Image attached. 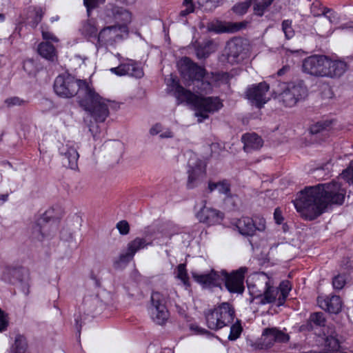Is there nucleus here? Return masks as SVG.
I'll return each instance as SVG.
<instances>
[{
	"label": "nucleus",
	"mask_w": 353,
	"mask_h": 353,
	"mask_svg": "<svg viewBox=\"0 0 353 353\" xmlns=\"http://www.w3.org/2000/svg\"><path fill=\"white\" fill-rule=\"evenodd\" d=\"M302 66L303 72L308 74L329 78L340 77L347 69V65L344 61L317 54L305 58Z\"/></svg>",
	"instance_id": "39448f33"
},
{
	"label": "nucleus",
	"mask_w": 353,
	"mask_h": 353,
	"mask_svg": "<svg viewBox=\"0 0 353 353\" xmlns=\"http://www.w3.org/2000/svg\"><path fill=\"white\" fill-rule=\"evenodd\" d=\"M341 29H345V28H352L353 29V22H350L348 24H346V25H343L341 27Z\"/></svg>",
	"instance_id": "680f3d73"
},
{
	"label": "nucleus",
	"mask_w": 353,
	"mask_h": 353,
	"mask_svg": "<svg viewBox=\"0 0 353 353\" xmlns=\"http://www.w3.org/2000/svg\"><path fill=\"white\" fill-rule=\"evenodd\" d=\"M247 268L242 267L236 271L228 274L223 272L220 275L212 270L209 274H199L192 272L193 279L204 287L216 286L221 284V281L224 280L227 289L232 293H242L244 290V277Z\"/></svg>",
	"instance_id": "423d86ee"
},
{
	"label": "nucleus",
	"mask_w": 353,
	"mask_h": 353,
	"mask_svg": "<svg viewBox=\"0 0 353 353\" xmlns=\"http://www.w3.org/2000/svg\"><path fill=\"white\" fill-rule=\"evenodd\" d=\"M289 69V67L288 66H285L283 67V68L280 69L279 71H278V75L279 76H281L283 74H285V72Z\"/></svg>",
	"instance_id": "bf43d9fd"
},
{
	"label": "nucleus",
	"mask_w": 353,
	"mask_h": 353,
	"mask_svg": "<svg viewBox=\"0 0 353 353\" xmlns=\"http://www.w3.org/2000/svg\"><path fill=\"white\" fill-rule=\"evenodd\" d=\"M7 108H12L14 106H23L27 103V101L18 97H12L8 98L4 101Z\"/></svg>",
	"instance_id": "f704fd0d"
},
{
	"label": "nucleus",
	"mask_w": 353,
	"mask_h": 353,
	"mask_svg": "<svg viewBox=\"0 0 353 353\" xmlns=\"http://www.w3.org/2000/svg\"><path fill=\"white\" fill-rule=\"evenodd\" d=\"M5 20V15L2 13H0V23H2Z\"/></svg>",
	"instance_id": "0e129e2a"
},
{
	"label": "nucleus",
	"mask_w": 353,
	"mask_h": 353,
	"mask_svg": "<svg viewBox=\"0 0 353 353\" xmlns=\"http://www.w3.org/2000/svg\"><path fill=\"white\" fill-rule=\"evenodd\" d=\"M262 346L264 348L272 347L276 342H288L289 336L287 334L276 327L265 328L261 336Z\"/></svg>",
	"instance_id": "a211bd4d"
},
{
	"label": "nucleus",
	"mask_w": 353,
	"mask_h": 353,
	"mask_svg": "<svg viewBox=\"0 0 353 353\" xmlns=\"http://www.w3.org/2000/svg\"><path fill=\"white\" fill-rule=\"evenodd\" d=\"M291 20H284L282 22V30L285 34L286 39H290L294 35V31L292 28Z\"/></svg>",
	"instance_id": "c9c22d12"
},
{
	"label": "nucleus",
	"mask_w": 353,
	"mask_h": 353,
	"mask_svg": "<svg viewBox=\"0 0 353 353\" xmlns=\"http://www.w3.org/2000/svg\"><path fill=\"white\" fill-rule=\"evenodd\" d=\"M110 70L118 76H123L128 74L130 72V65L129 63H121L118 67L110 68Z\"/></svg>",
	"instance_id": "e433bc0d"
},
{
	"label": "nucleus",
	"mask_w": 353,
	"mask_h": 353,
	"mask_svg": "<svg viewBox=\"0 0 353 353\" xmlns=\"http://www.w3.org/2000/svg\"><path fill=\"white\" fill-rule=\"evenodd\" d=\"M243 328L239 320H236L230 327V332L228 335V339L230 341L236 340L241 335Z\"/></svg>",
	"instance_id": "2f4dec72"
},
{
	"label": "nucleus",
	"mask_w": 353,
	"mask_h": 353,
	"mask_svg": "<svg viewBox=\"0 0 353 353\" xmlns=\"http://www.w3.org/2000/svg\"><path fill=\"white\" fill-rule=\"evenodd\" d=\"M273 275L259 272L253 274L247 280L250 302L259 305L276 303L278 306L283 305L291 290V284L288 281H282L279 288L274 286Z\"/></svg>",
	"instance_id": "20e7f679"
},
{
	"label": "nucleus",
	"mask_w": 353,
	"mask_h": 353,
	"mask_svg": "<svg viewBox=\"0 0 353 353\" xmlns=\"http://www.w3.org/2000/svg\"><path fill=\"white\" fill-rule=\"evenodd\" d=\"M346 276L345 274H338L335 276L332 279L333 288L336 290H341L346 283Z\"/></svg>",
	"instance_id": "4c0bfd02"
},
{
	"label": "nucleus",
	"mask_w": 353,
	"mask_h": 353,
	"mask_svg": "<svg viewBox=\"0 0 353 353\" xmlns=\"http://www.w3.org/2000/svg\"><path fill=\"white\" fill-rule=\"evenodd\" d=\"M148 312L152 321L157 325L165 324L169 319V312L165 305V299L163 294L153 292L151 295V304Z\"/></svg>",
	"instance_id": "1a4fd4ad"
},
{
	"label": "nucleus",
	"mask_w": 353,
	"mask_h": 353,
	"mask_svg": "<svg viewBox=\"0 0 353 353\" xmlns=\"http://www.w3.org/2000/svg\"><path fill=\"white\" fill-rule=\"evenodd\" d=\"M121 10L115 6H111L110 8H106L105 10V13L108 17H113L115 19H119V15L121 14Z\"/></svg>",
	"instance_id": "79ce46f5"
},
{
	"label": "nucleus",
	"mask_w": 353,
	"mask_h": 353,
	"mask_svg": "<svg viewBox=\"0 0 353 353\" xmlns=\"http://www.w3.org/2000/svg\"><path fill=\"white\" fill-rule=\"evenodd\" d=\"M57 231L55 223L51 222L46 216L39 217L32 225L31 237L33 239L42 241L50 237Z\"/></svg>",
	"instance_id": "4468645a"
},
{
	"label": "nucleus",
	"mask_w": 353,
	"mask_h": 353,
	"mask_svg": "<svg viewBox=\"0 0 353 353\" xmlns=\"http://www.w3.org/2000/svg\"><path fill=\"white\" fill-rule=\"evenodd\" d=\"M175 278L181 281L186 288L190 287V278L185 263L178 265L174 270Z\"/></svg>",
	"instance_id": "cd10ccee"
},
{
	"label": "nucleus",
	"mask_w": 353,
	"mask_h": 353,
	"mask_svg": "<svg viewBox=\"0 0 353 353\" xmlns=\"http://www.w3.org/2000/svg\"><path fill=\"white\" fill-rule=\"evenodd\" d=\"M289 69V67L288 66H285L283 67V68L280 69L279 71H278V75L279 76H281L283 74H285V72Z\"/></svg>",
	"instance_id": "13d9d810"
},
{
	"label": "nucleus",
	"mask_w": 353,
	"mask_h": 353,
	"mask_svg": "<svg viewBox=\"0 0 353 353\" xmlns=\"http://www.w3.org/2000/svg\"><path fill=\"white\" fill-rule=\"evenodd\" d=\"M319 306L323 310L332 314H338L342 309V301L339 296H320L317 299Z\"/></svg>",
	"instance_id": "aec40b11"
},
{
	"label": "nucleus",
	"mask_w": 353,
	"mask_h": 353,
	"mask_svg": "<svg viewBox=\"0 0 353 353\" xmlns=\"http://www.w3.org/2000/svg\"><path fill=\"white\" fill-rule=\"evenodd\" d=\"M132 259V242L128 244L126 250L122 252L119 257L113 261V268L117 270H122L127 267Z\"/></svg>",
	"instance_id": "4be33fe9"
},
{
	"label": "nucleus",
	"mask_w": 353,
	"mask_h": 353,
	"mask_svg": "<svg viewBox=\"0 0 353 353\" xmlns=\"http://www.w3.org/2000/svg\"><path fill=\"white\" fill-rule=\"evenodd\" d=\"M117 228L119 230V232L123 234H127L130 231V225L125 221H121L117 223Z\"/></svg>",
	"instance_id": "49530a36"
},
{
	"label": "nucleus",
	"mask_w": 353,
	"mask_h": 353,
	"mask_svg": "<svg viewBox=\"0 0 353 353\" xmlns=\"http://www.w3.org/2000/svg\"><path fill=\"white\" fill-rule=\"evenodd\" d=\"M269 89V85L265 82L253 84L246 91L247 99L252 105L261 108L270 99Z\"/></svg>",
	"instance_id": "ddd939ff"
},
{
	"label": "nucleus",
	"mask_w": 353,
	"mask_h": 353,
	"mask_svg": "<svg viewBox=\"0 0 353 353\" xmlns=\"http://www.w3.org/2000/svg\"><path fill=\"white\" fill-rule=\"evenodd\" d=\"M179 69L188 86H192L193 92L181 86L176 78L171 76L172 90L177 103H185L195 111L194 116L199 123H202L223 108V100L218 96H204L211 94L214 88L228 83L229 74L226 72H208L206 70L183 57L179 62Z\"/></svg>",
	"instance_id": "f257e3e1"
},
{
	"label": "nucleus",
	"mask_w": 353,
	"mask_h": 353,
	"mask_svg": "<svg viewBox=\"0 0 353 353\" xmlns=\"http://www.w3.org/2000/svg\"><path fill=\"white\" fill-rule=\"evenodd\" d=\"M208 53H204L201 52V50L198 49L196 52V55L199 59L205 58L208 56Z\"/></svg>",
	"instance_id": "4d7b16f0"
},
{
	"label": "nucleus",
	"mask_w": 353,
	"mask_h": 353,
	"mask_svg": "<svg viewBox=\"0 0 353 353\" xmlns=\"http://www.w3.org/2000/svg\"><path fill=\"white\" fill-rule=\"evenodd\" d=\"M205 203L204 201L203 203L196 205V208H199L196 214V218L200 222L209 225L219 223L223 218V214L216 209L206 207Z\"/></svg>",
	"instance_id": "2eb2a0df"
},
{
	"label": "nucleus",
	"mask_w": 353,
	"mask_h": 353,
	"mask_svg": "<svg viewBox=\"0 0 353 353\" xmlns=\"http://www.w3.org/2000/svg\"><path fill=\"white\" fill-rule=\"evenodd\" d=\"M159 233H154L150 235L147 234L144 239L137 238L134 239V254L152 243V238L156 239L159 236Z\"/></svg>",
	"instance_id": "c756f323"
},
{
	"label": "nucleus",
	"mask_w": 353,
	"mask_h": 353,
	"mask_svg": "<svg viewBox=\"0 0 353 353\" xmlns=\"http://www.w3.org/2000/svg\"><path fill=\"white\" fill-rule=\"evenodd\" d=\"M323 15L324 17H325L331 23H334L335 22L336 19H337L336 18V13L332 11V10H330V9H327L324 12H323Z\"/></svg>",
	"instance_id": "09e8293b"
},
{
	"label": "nucleus",
	"mask_w": 353,
	"mask_h": 353,
	"mask_svg": "<svg viewBox=\"0 0 353 353\" xmlns=\"http://www.w3.org/2000/svg\"><path fill=\"white\" fill-rule=\"evenodd\" d=\"M143 74L144 73L142 67L134 63V77L141 78Z\"/></svg>",
	"instance_id": "603ef678"
},
{
	"label": "nucleus",
	"mask_w": 353,
	"mask_h": 353,
	"mask_svg": "<svg viewBox=\"0 0 353 353\" xmlns=\"http://www.w3.org/2000/svg\"><path fill=\"white\" fill-rule=\"evenodd\" d=\"M209 192H212L217 190L220 194H223L226 196L230 195V184L228 180H222L219 182H209L208 187Z\"/></svg>",
	"instance_id": "393cba45"
},
{
	"label": "nucleus",
	"mask_w": 353,
	"mask_h": 353,
	"mask_svg": "<svg viewBox=\"0 0 353 353\" xmlns=\"http://www.w3.org/2000/svg\"><path fill=\"white\" fill-rule=\"evenodd\" d=\"M59 151L62 157V163L64 166L70 169L77 168V161L79 156L72 141H68L65 143H63L59 148Z\"/></svg>",
	"instance_id": "dca6fc26"
},
{
	"label": "nucleus",
	"mask_w": 353,
	"mask_h": 353,
	"mask_svg": "<svg viewBox=\"0 0 353 353\" xmlns=\"http://www.w3.org/2000/svg\"><path fill=\"white\" fill-rule=\"evenodd\" d=\"M254 14L261 17L271 6L274 0H252Z\"/></svg>",
	"instance_id": "c85d7f7f"
},
{
	"label": "nucleus",
	"mask_w": 353,
	"mask_h": 353,
	"mask_svg": "<svg viewBox=\"0 0 353 353\" xmlns=\"http://www.w3.org/2000/svg\"><path fill=\"white\" fill-rule=\"evenodd\" d=\"M205 164L197 159L196 155L192 154L188 161V178L187 186L192 189L199 185L205 176Z\"/></svg>",
	"instance_id": "9b49d317"
},
{
	"label": "nucleus",
	"mask_w": 353,
	"mask_h": 353,
	"mask_svg": "<svg viewBox=\"0 0 353 353\" xmlns=\"http://www.w3.org/2000/svg\"><path fill=\"white\" fill-rule=\"evenodd\" d=\"M190 330L194 333L195 334L201 335V336H209L211 335V333L205 330V328L201 327V326L196 325V324H192L190 325Z\"/></svg>",
	"instance_id": "c03bdc74"
},
{
	"label": "nucleus",
	"mask_w": 353,
	"mask_h": 353,
	"mask_svg": "<svg viewBox=\"0 0 353 353\" xmlns=\"http://www.w3.org/2000/svg\"><path fill=\"white\" fill-rule=\"evenodd\" d=\"M239 232L243 236H253L256 231L265 230V220L263 217L256 216L252 219L248 216H242L234 223Z\"/></svg>",
	"instance_id": "f8f14e48"
},
{
	"label": "nucleus",
	"mask_w": 353,
	"mask_h": 353,
	"mask_svg": "<svg viewBox=\"0 0 353 353\" xmlns=\"http://www.w3.org/2000/svg\"><path fill=\"white\" fill-rule=\"evenodd\" d=\"M339 340L335 336H327L325 340V349L323 351L310 350L305 353H345L341 350Z\"/></svg>",
	"instance_id": "b1692460"
},
{
	"label": "nucleus",
	"mask_w": 353,
	"mask_h": 353,
	"mask_svg": "<svg viewBox=\"0 0 353 353\" xmlns=\"http://www.w3.org/2000/svg\"><path fill=\"white\" fill-rule=\"evenodd\" d=\"M172 137L173 134L169 129H167L166 130L161 132L160 134L161 138H171Z\"/></svg>",
	"instance_id": "6e6d98bb"
},
{
	"label": "nucleus",
	"mask_w": 353,
	"mask_h": 353,
	"mask_svg": "<svg viewBox=\"0 0 353 353\" xmlns=\"http://www.w3.org/2000/svg\"><path fill=\"white\" fill-rule=\"evenodd\" d=\"M43 12L41 8H37L34 10V18L30 21V24L32 27H36L43 18Z\"/></svg>",
	"instance_id": "37998d69"
},
{
	"label": "nucleus",
	"mask_w": 353,
	"mask_h": 353,
	"mask_svg": "<svg viewBox=\"0 0 353 353\" xmlns=\"http://www.w3.org/2000/svg\"><path fill=\"white\" fill-rule=\"evenodd\" d=\"M252 2V0H246L245 1L239 3L233 6L232 10L236 14L243 15L246 13Z\"/></svg>",
	"instance_id": "72a5a7b5"
},
{
	"label": "nucleus",
	"mask_w": 353,
	"mask_h": 353,
	"mask_svg": "<svg viewBox=\"0 0 353 353\" xmlns=\"http://www.w3.org/2000/svg\"><path fill=\"white\" fill-rule=\"evenodd\" d=\"M162 132V126L161 125L157 123L153 125L150 129V134L152 135H156L157 134H161Z\"/></svg>",
	"instance_id": "5fc2aeb1"
},
{
	"label": "nucleus",
	"mask_w": 353,
	"mask_h": 353,
	"mask_svg": "<svg viewBox=\"0 0 353 353\" xmlns=\"http://www.w3.org/2000/svg\"><path fill=\"white\" fill-rule=\"evenodd\" d=\"M54 90L63 98H70L77 94L79 105L97 120L105 121L109 115L105 99L96 93L85 80H78L69 74H62L55 79Z\"/></svg>",
	"instance_id": "7ed1b4c3"
},
{
	"label": "nucleus",
	"mask_w": 353,
	"mask_h": 353,
	"mask_svg": "<svg viewBox=\"0 0 353 353\" xmlns=\"http://www.w3.org/2000/svg\"><path fill=\"white\" fill-rule=\"evenodd\" d=\"M126 27L124 26H110L103 28L98 34L97 48L112 46L127 35Z\"/></svg>",
	"instance_id": "9d476101"
},
{
	"label": "nucleus",
	"mask_w": 353,
	"mask_h": 353,
	"mask_svg": "<svg viewBox=\"0 0 353 353\" xmlns=\"http://www.w3.org/2000/svg\"><path fill=\"white\" fill-rule=\"evenodd\" d=\"M90 115L94 119L95 122H91L89 125V130L92 133L94 139L97 140L100 137L101 131L99 129V125H98V122H103L104 121H99L97 120L92 114L88 112Z\"/></svg>",
	"instance_id": "58836bf2"
},
{
	"label": "nucleus",
	"mask_w": 353,
	"mask_h": 353,
	"mask_svg": "<svg viewBox=\"0 0 353 353\" xmlns=\"http://www.w3.org/2000/svg\"><path fill=\"white\" fill-rule=\"evenodd\" d=\"M42 37L45 40H51L54 42H58L59 39L51 32L46 30H42Z\"/></svg>",
	"instance_id": "8fccbe9b"
},
{
	"label": "nucleus",
	"mask_w": 353,
	"mask_h": 353,
	"mask_svg": "<svg viewBox=\"0 0 353 353\" xmlns=\"http://www.w3.org/2000/svg\"><path fill=\"white\" fill-rule=\"evenodd\" d=\"M242 141L244 150L248 152L260 149L263 144L262 139L255 133L245 134L242 137Z\"/></svg>",
	"instance_id": "5701e85b"
},
{
	"label": "nucleus",
	"mask_w": 353,
	"mask_h": 353,
	"mask_svg": "<svg viewBox=\"0 0 353 353\" xmlns=\"http://www.w3.org/2000/svg\"><path fill=\"white\" fill-rule=\"evenodd\" d=\"M8 194H3L0 195V201H2L3 202H6L8 200Z\"/></svg>",
	"instance_id": "052dcab7"
},
{
	"label": "nucleus",
	"mask_w": 353,
	"mask_h": 353,
	"mask_svg": "<svg viewBox=\"0 0 353 353\" xmlns=\"http://www.w3.org/2000/svg\"><path fill=\"white\" fill-rule=\"evenodd\" d=\"M219 0H184L185 9L181 11L180 14L185 17L194 11V7H203L205 10H212L218 6Z\"/></svg>",
	"instance_id": "412c9836"
},
{
	"label": "nucleus",
	"mask_w": 353,
	"mask_h": 353,
	"mask_svg": "<svg viewBox=\"0 0 353 353\" xmlns=\"http://www.w3.org/2000/svg\"><path fill=\"white\" fill-rule=\"evenodd\" d=\"M104 1L105 0H83L88 14H90V10L96 8L99 4L103 3Z\"/></svg>",
	"instance_id": "a18cd8bd"
},
{
	"label": "nucleus",
	"mask_w": 353,
	"mask_h": 353,
	"mask_svg": "<svg viewBox=\"0 0 353 353\" xmlns=\"http://www.w3.org/2000/svg\"><path fill=\"white\" fill-rule=\"evenodd\" d=\"M61 236L63 239L70 241L74 239V232L70 228H64L61 232Z\"/></svg>",
	"instance_id": "de8ad7c7"
},
{
	"label": "nucleus",
	"mask_w": 353,
	"mask_h": 353,
	"mask_svg": "<svg viewBox=\"0 0 353 353\" xmlns=\"http://www.w3.org/2000/svg\"><path fill=\"white\" fill-rule=\"evenodd\" d=\"M31 63H32V61H30L25 62V64H24V66H23L24 69L26 70V65L28 64H31Z\"/></svg>",
	"instance_id": "69168bd1"
},
{
	"label": "nucleus",
	"mask_w": 353,
	"mask_h": 353,
	"mask_svg": "<svg viewBox=\"0 0 353 353\" xmlns=\"http://www.w3.org/2000/svg\"><path fill=\"white\" fill-rule=\"evenodd\" d=\"M8 326V321L6 319L4 313L0 310V332L4 331Z\"/></svg>",
	"instance_id": "3c124183"
},
{
	"label": "nucleus",
	"mask_w": 353,
	"mask_h": 353,
	"mask_svg": "<svg viewBox=\"0 0 353 353\" xmlns=\"http://www.w3.org/2000/svg\"><path fill=\"white\" fill-rule=\"evenodd\" d=\"M330 124L331 122L329 121H318L310 126V131L311 134H318L327 130L330 127Z\"/></svg>",
	"instance_id": "473e14b6"
},
{
	"label": "nucleus",
	"mask_w": 353,
	"mask_h": 353,
	"mask_svg": "<svg viewBox=\"0 0 353 353\" xmlns=\"http://www.w3.org/2000/svg\"><path fill=\"white\" fill-rule=\"evenodd\" d=\"M341 177L345 180L349 184L353 185V161H351L348 168L343 171Z\"/></svg>",
	"instance_id": "ea45409f"
},
{
	"label": "nucleus",
	"mask_w": 353,
	"mask_h": 353,
	"mask_svg": "<svg viewBox=\"0 0 353 353\" xmlns=\"http://www.w3.org/2000/svg\"><path fill=\"white\" fill-rule=\"evenodd\" d=\"M274 219L277 224H281L283 220L281 211L276 208L274 212Z\"/></svg>",
	"instance_id": "864d4df0"
},
{
	"label": "nucleus",
	"mask_w": 353,
	"mask_h": 353,
	"mask_svg": "<svg viewBox=\"0 0 353 353\" xmlns=\"http://www.w3.org/2000/svg\"><path fill=\"white\" fill-rule=\"evenodd\" d=\"M75 321H76V324H77V332H79V334H80V332H81V325H79V319L77 318L75 319Z\"/></svg>",
	"instance_id": "e2e57ef3"
},
{
	"label": "nucleus",
	"mask_w": 353,
	"mask_h": 353,
	"mask_svg": "<svg viewBox=\"0 0 353 353\" xmlns=\"http://www.w3.org/2000/svg\"><path fill=\"white\" fill-rule=\"evenodd\" d=\"M243 50L242 41L240 39L229 41L221 56L222 61H227L230 64H234L239 61V56Z\"/></svg>",
	"instance_id": "f3484780"
},
{
	"label": "nucleus",
	"mask_w": 353,
	"mask_h": 353,
	"mask_svg": "<svg viewBox=\"0 0 353 353\" xmlns=\"http://www.w3.org/2000/svg\"><path fill=\"white\" fill-rule=\"evenodd\" d=\"M80 30L85 37H96L98 31L96 21L93 19H88L83 23Z\"/></svg>",
	"instance_id": "bb28decb"
},
{
	"label": "nucleus",
	"mask_w": 353,
	"mask_h": 353,
	"mask_svg": "<svg viewBox=\"0 0 353 353\" xmlns=\"http://www.w3.org/2000/svg\"><path fill=\"white\" fill-rule=\"evenodd\" d=\"M37 51L39 54L43 58L54 61L56 57V50L53 45L48 42H42L39 46Z\"/></svg>",
	"instance_id": "a878e982"
},
{
	"label": "nucleus",
	"mask_w": 353,
	"mask_h": 353,
	"mask_svg": "<svg viewBox=\"0 0 353 353\" xmlns=\"http://www.w3.org/2000/svg\"><path fill=\"white\" fill-rule=\"evenodd\" d=\"M248 23L247 21L226 23L219 20H214L208 23L207 28L209 31L216 33L235 32L245 28Z\"/></svg>",
	"instance_id": "6ab92c4d"
},
{
	"label": "nucleus",
	"mask_w": 353,
	"mask_h": 353,
	"mask_svg": "<svg viewBox=\"0 0 353 353\" xmlns=\"http://www.w3.org/2000/svg\"><path fill=\"white\" fill-rule=\"evenodd\" d=\"M207 327L216 331L231 324L235 317V311L231 304L223 302L204 314Z\"/></svg>",
	"instance_id": "0eeeda50"
},
{
	"label": "nucleus",
	"mask_w": 353,
	"mask_h": 353,
	"mask_svg": "<svg viewBox=\"0 0 353 353\" xmlns=\"http://www.w3.org/2000/svg\"><path fill=\"white\" fill-rule=\"evenodd\" d=\"M310 321L318 326H324L325 323V318L322 312H315L310 315Z\"/></svg>",
	"instance_id": "a19ab883"
},
{
	"label": "nucleus",
	"mask_w": 353,
	"mask_h": 353,
	"mask_svg": "<svg viewBox=\"0 0 353 353\" xmlns=\"http://www.w3.org/2000/svg\"><path fill=\"white\" fill-rule=\"evenodd\" d=\"M281 92L276 95L278 101L285 107H293L307 96V90L302 81L283 83Z\"/></svg>",
	"instance_id": "6e6552de"
},
{
	"label": "nucleus",
	"mask_w": 353,
	"mask_h": 353,
	"mask_svg": "<svg viewBox=\"0 0 353 353\" xmlns=\"http://www.w3.org/2000/svg\"><path fill=\"white\" fill-rule=\"evenodd\" d=\"M19 274L20 270L17 268H6L1 278L7 283H14L18 279Z\"/></svg>",
	"instance_id": "7c9ffc66"
},
{
	"label": "nucleus",
	"mask_w": 353,
	"mask_h": 353,
	"mask_svg": "<svg viewBox=\"0 0 353 353\" xmlns=\"http://www.w3.org/2000/svg\"><path fill=\"white\" fill-rule=\"evenodd\" d=\"M346 191L332 181L306 187L293 201L296 211L306 220H314L323 214L329 205H342Z\"/></svg>",
	"instance_id": "f03ea898"
}]
</instances>
